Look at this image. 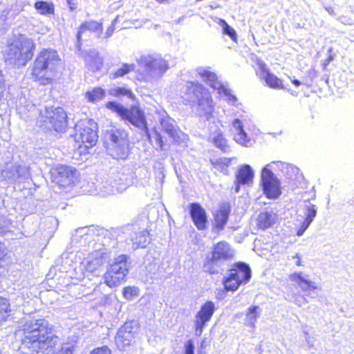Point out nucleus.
Wrapping results in <instances>:
<instances>
[{"label":"nucleus","mask_w":354,"mask_h":354,"mask_svg":"<svg viewBox=\"0 0 354 354\" xmlns=\"http://www.w3.org/2000/svg\"><path fill=\"white\" fill-rule=\"evenodd\" d=\"M233 125L237 131V133L235 137L236 140L240 143H244L247 142V134L243 130L241 120L239 119L234 120L233 121Z\"/></svg>","instance_id":"nucleus-34"},{"label":"nucleus","mask_w":354,"mask_h":354,"mask_svg":"<svg viewBox=\"0 0 354 354\" xmlns=\"http://www.w3.org/2000/svg\"><path fill=\"white\" fill-rule=\"evenodd\" d=\"M234 250L225 241L216 243L212 248L211 258L207 259L204 267L207 269L209 274H214L216 271L214 269V263L217 261H225L231 260L234 257Z\"/></svg>","instance_id":"nucleus-10"},{"label":"nucleus","mask_w":354,"mask_h":354,"mask_svg":"<svg viewBox=\"0 0 354 354\" xmlns=\"http://www.w3.org/2000/svg\"><path fill=\"white\" fill-rule=\"evenodd\" d=\"M261 309L258 306L249 307L245 313V324L252 328L255 326V322L259 316Z\"/></svg>","instance_id":"nucleus-29"},{"label":"nucleus","mask_w":354,"mask_h":354,"mask_svg":"<svg viewBox=\"0 0 354 354\" xmlns=\"http://www.w3.org/2000/svg\"><path fill=\"white\" fill-rule=\"evenodd\" d=\"M214 142L222 151H226L227 141L222 133H219L214 138Z\"/></svg>","instance_id":"nucleus-39"},{"label":"nucleus","mask_w":354,"mask_h":354,"mask_svg":"<svg viewBox=\"0 0 354 354\" xmlns=\"http://www.w3.org/2000/svg\"><path fill=\"white\" fill-rule=\"evenodd\" d=\"M225 96H226L227 100L229 102H231L232 103H235L237 101L236 97L231 93L230 90L228 91V93H227Z\"/></svg>","instance_id":"nucleus-49"},{"label":"nucleus","mask_w":354,"mask_h":354,"mask_svg":"<svg viewBox=\"0 0 354 354\" xmlns=\"http://www.w3.org/2000/svg\"><path fill=\"white\" fill-rule=\"evenodd\" d=\"M289 279L304 292H310L317 289L316 284L313 281L304 278L301 272L292 273L290 274Z\"/></svg>","instance_id":"nucleus-21"},{"label":"nucleus","mask_w":354,"mask_h":354,"mask_svg":"<svg viewBox=\"0 0 354 354\" xmlns=\"http://www.w3.org/2000/svg\"><path fill=\"white\" fill-rule=\"evenodd\" d=\"M108 255L104 252L97 251L91 259L88 262V268L93 272L102 267L107 261Z\"/></svg>","instance_id":"nucleus-25"},{"label":"nucleus","mask_w":354,"mask_h":354,"mask_svg":"<svg viewBox=\"0 0 354 354\" xmlns=\"http://www.w3.org/2000/svg\"><path fill=\"white\" fill-rule=\"evenodd\" d=\"M40 127L53 130L57 133L66 132L68 127L66 112L62 107H46L44 113H40Z\"/></svg>","instance_id":"nucleus-6"},{"label":"nucleus","mask_w":354,"mask_h":354,"mask_svg":"<svg viewBox=\"0 0 354 354\" xmlns=\"http://www.w3.org/2000/svg\"><path fill=\"white\" fill-rule=\"evenodd\" d=\"M144 68L147 78L156 79L167 71L169 64L160 57H149L145 59Z\"/></svg>","instance_id":"nucleus-12"},{"label":"nucleus","mask_w":354,"mask_h":354,"mask_svg":"<svg viewBox=\"0 0 354 354\" xmlns=\"http://www.w3.org/2000/svg\"><path fill=\"white\" fill-rule=\"evenodd\" d=\"M88 354H112V352L108 346L104 345L94 348Z\"/></svg>","instance_id":"nucleus-42"},{"label":"nucleus","mask_w":354,"mask_h":354,"mask_svg":"<svg viewBox=\"0 0 354 354\" xmlns=\"http://www.w3.org/2000/svg\"><path fill=\"white\" fill-rule=\"evenodd\" d=\"M185 95L190 101H196L198 110L207 120L213 116L214 102L209 90L198 82H189Z\"/></svg>","instance_id":"nucleus-4"},{"label":"nucleus","mask_w":354,"mask_h":354,"mask_svg":"<svg viewBox=\"0 0 354 354\" xmlns=\"http://www.w3.org/2000/svg\"><path fill=\"white\" fill-rule=\"evenodd\" d=\"M6 255L7 253L6 252V248L3 243L0 241V268L2 267V262L5 259Z\"/></svg>","instance_id":"nucleus-46"},{"label":"nucleus","mask_w":354,"mask_h":354,"mask_svg":"<svg viewBox=\"0 0 354 354\" xmlns=\"http://www.w3.org/2000/svg\"><path fill=\"white\" fill-rule=\"evenodd\" d=\"M163 130L172 139L175 144L180 145V143L183 141L181 138L183 133L173 124H166L163 127Z\"/></svg>","instance_id":"nucleus-30"},{"label":"nucleus","mask_w":354,"mask_h":354,"mask_svg":"<svg viewBox=\"0 0 354 354\" xmlns=\"http://www.w3.org/2000/svg\"><path fill=\"white\" fill-rule=\"evenodd\" d=\"M128 259L127 254H120L108 265L103 274L104 284L113 288L126 281L129 270Z\"/></svg>","instance_id":"nucleus-5"},{"label":"nucleus","mask_w":354,"mask_h":354,"mask_svg":"<svg viewBox=\"0 0 354 354\" xmlns=\"http://www.w3.org/2000/svg\"><path fill=\"white\" fill-rule=\"evenodd\" d=\"M199 75L206 82L209 83L210 87L213 83H215L218 80L216 74L209 71H203L199 73Z\"/></svg>","instance_id":"nucleus-38"},{"label":"nucleus","mask_w":354,"mask_h":354,"mask_svg":"<svg viewBox=\"0 0 354 354\" xmlns=\"http://www.w3.org/2000/svg\"><path fill=\"white\" fill-rule=\"evenodd\" d=\"M110 94L116 97H127L129 99L133 100L135 98V95L133 94L131 89L129 88L123 86V87H115L112 88L110 91Z\"/></svg>","instance_id":"nucleus-33"},{"label":"nucleus","mask_w":354,"mask_h":354,"mask_svg":"<svg viewBox=\"0 0 354 354\" xmlns=\"http://www.w3.org/2000/svg\"><path fill=\"white\" fill-rule=\"evenodd\" d=\"M257 64L258 66L257 75L264 80L267 86L276 90L285 89L283 80L272 73L263 61L258 60Z\"/></svg>","instance_id":"nucleus-13"},{"label":"nucleus","mask_w":354,"mask_h":354,"mask_svg":"<svg viewBox=\"0 0 354 354\" xmlns=\"http://www.w3.org/2000/svg\"><path fill=\"white\" fill-rule=\"evenodd\" d=\"M231 213L230 205L227 203L221 204L213 212L212 230L221 232L224 230L227 225Z\"/></svg>","instance_id":"nucleus-15"},{"label":"nucleus","mask_w":354,"mask_h":354,"mask_svg":"<svg viewBox=\"0 0 354 354\" xmlns=\"http://www.w3.org/2000/svg\"><path fill=\"white\" fill-rule=\"evenodd\" d=\"M317 210L314 205H311L307 207L306 216L303 221L301 227L297 232V234L298 236L302 235L304 232L308 228L310 223L313 221L314 217L315 216Z\"/></svg>","instance_id":"nucleus-28"},{"label":"nucleus","mask_w":354,"mask_h":354,"mask_svg":"<svg viewBox=\"0 0 354 354\" xmlns=\"http://www.w3.org/2000/svg\"><path fill=\"white\" fill-rule=\"evenodd\" d=\"M216 310L215 304L212 301H205L195 316V330L200 333L203 331L205 324L209 322Z\"/></svg>","instance_id":"nucleus-16"},{"label":"nucleus","mask_w":354,"mask_h":354,"mask_svg":"<svg viewBox=\"0 0 354 354\" xmlns=\"http://www.w3.org/2000/svg\"><path fill=\"white\" fill-rule=\"evenodd\" d=\"M12 315V309L10 300L0 296V324L10 319Z\"/></svg>","instance_id":"nucleus-24"},{"label":"nucleus","mask_w":354,"mask_h":354,"mask_svg":"<svg viewBox=\"0 0 354 354\" xmlns=\"http://www.w3.org/2000/svg\"><path fill=\"white\" fill-rule=\"evenodd\" d=\"M77 43L81 44L83 42H87L91 39V37L87 34V32L84 29L81 25L78 27L77 32L76 35Z\"/></svg>","instance_id":"nucleus-37"},{"label":"nucleus","mask_w":354,"mask_h":354,"mask_svg":"<svg viewBox=\"0 0 354 354\" xmlns=\"http://www.w3.org/2000/svg\"><path fill=\"white\" fill-rule=\"evenodd\" d=\"M69 9L71 11H74L77 8V3L75 0H66Z\"/></svg>","instance_id":"nucleus-48"},{"label":"nucleus","mask_w":354,"mask_h":354,"mask_svg":"<svg viewBox=\"0 0 354 354\" xmlns=\"http://www.w3.org/2000/svg\"><path fill=\"white\" fill-rule=\"evenodd\" d=\"M106 91L101 87H94L85 93L86 100L91 103H95L104 98Z\"/></svg>","instance_id":"nucleus-27"},{"label":"nucleus","mask_w":354,"mask_h":354,"mask_svg":"<svg viewBox=\"0 0 354 354\" xmlns=\"http://www.w3.org/2000/svg\"><path fill=\"white\" fill-rule=\"evenodd\" d=\"M150 232L148 230H144L138 232L135 237L134 244L136 248H145L149 243Z\"/></svg>","instance_id":"nucleus-31"},{"label":"nucleus","mask_w":354,"mask_h":354,"mask_svg":"<svg viewBox=\"0 0 354 354\" xmlns=\"http://www.w3.org/2000/svg\"><path fill=\"white\" fill-rule=\"evenodd\" d=\"M189 213L192 221L199 231L205 230L208 225V218L205 209L198 203L189 205Z\"/></svg>","instance_id":"nucleus-14"},{"label":"nucleus","mask_w":354,"mask_h":354,"mask_svg":"<svg viewBox=\"0 0 354 354\" xmlns=\"http://www.w3.org/2000/svg\"><path fill=\"white\" fill-rule=\"evenodd\" d=\"M139 294V289L135 286H126L122 289V295L124 299L131 300Z\"/></svg>","instance_id":"nucleus-36"},{"label":"nucleus","mask_w":354,"mask_h":354,"mask_svg":"<svg viewBox=\"0 0 354 354\" xmlns=\"http://www.w3.org/2000/svg\"><path fill=\"white\" fill-rule=\"evenodd\" d=\"M337 56L336 52L333 50L332 48H330L328 50V56L324 60L322 63V68L324 71H328L327 66L328 65L335 59V58Z\"/></svg>","instance_id":"nucleus-40"},{"label":"nucleus","mask_w":354,"mask_h":354,"mask_svg":"<svg viewBox=\"0 0 354 354\" xmlns=\"http://www.w3.org/2000/svg\"><path fill=\"white\" fill-rule=\"evenodd\" d=\"M80 25L91 38L93 37H100L103 33V24L102 21L86 20L81 23Z\"/></svg>","instance_id":"nucleus-23"},{"label":"nucleus","mask_w":354,"mask_h":354,"mask_svg":"<svg viewBox=\"0 0 354 354\" xmlns=\"http://www.w3.org/2000/svg\"><path fill=\"white\" fill-rule=\"evenodd\" d=\"M73 135L75 147L80 154L88 153V149L97 142V127L96 123L88 119L79 120L75 125Z\"/></svg>","instance_id":"nucleus-3"},{"label":"nucleus","mask_w":354,"mask_h":354,"mask_svg":"<svg viewBox=\"0 0 354 354\" xmlns=\"http://www.w3.org/2000/svg\"><path fill=\"white\" fill-rule=\"evenodd\" d=\"M130 328L124 325L119 329L116 334L115 342L120 350H127L135 342V333Z\"/></svg>","instance_id":"nucleus-17"},{"label":"nucleus","mask_w":354,"mask_h":354,"mask_svg":"<svg viewBox=\"0 0 354 354\" xmlns=\"http://www.w3.org/2000/svg\"><path fill=\"white\" fill-rule=\"evenodd\" d=\"M293 258H295L297 259V261H296V265L297 266H301V257L299 255V254H295Z\"/></svg>","instance_id":"nucleus-50"},{"label":"nucleus","mask_w":354,"mask_h":354,"mask_svg":"<svg viewBox=\"0 0 354 354\" xmlns=\"http://www.w3.org/2000/svg\"><path fill=\"white\" fill-rule=\"evenodd\" d=\"M231 162L230 158H225L223 160H216V162H213V165L214 167H221L222 166H226L227 167Z\"/></svg>","instance_id":"nucleus-45"},{"label":"nucleus","mask_w":354,"mask_h":354,"mask_svg":"<svg viewBox=\"0 0 354 354\" xmlns=\"http://www.w3.org/2000/svg\"><path fill=\"white\" fill-rule=\"evenodd\" d=\"M218 24L222 26L223 30V33L227 35L234 42H237V35L235 30L230 27L227 22L222 19H220L218 21Z\"/></svg>","instance_id":"nucleus-35"},{"label":"nucleus","mask_w":354,"mask_h":354,"mask_svg":"<svg viewBox=\"0 0 354 354\" xmlns=\"http://www.w3.org/2000/svg\"><path fill=\"white\" fill-rule=\"evenodd\" d=\"M156 141L158 144V146L160 147V148L163 149L164 142L162 140V137L160 133H158V132L156 133Z\"/></svg>","instance_id":"nucleus-47"},{"label":"nucleus","mask_w":354,"mask_h":354,"mask_svg":"<svg viewBox=\"0 0 354 354\" xmlns=\"http://www.w3.org/2000/svg\"><path fill=\"white\" fill-rule=\"evenodd\" d=\"M292 83L296 86H299L301 84V82L296 79L292 80Z\"/></svg>","instance_id":"nucleus-51"},{"label":"nucleus","mask_w":354,"mask_h":354,"mask_svg":"<svg viewBox=\"0 0 354 354\" xmlns=\"http://www.w3.org/2000/svg\"><path fill=\"white\" fill-rule=\"evenodd\" d=\"M250 278L249 266L243 262H237L229 270L228 275L223 278V288L227 292H235L241 285L247 283Z\"/></svg>","instance_id":"nucleus-8"},{"label":"nucleus","mask_w":354,"mask_h":354,"mask_svg":"<svg viewBox=\"0 0 354 354\" xmlns=\"http://www.w3.org/2000/svg\"><path fill=\"white\" fill-rule=\"evenodd\" d=\"M105 106L116 113L122 120L129 122L134 127L145 131H148L147 121L144 111L138 106L125 108L116 102L109 101L106 103Z\"/></svg>","instance_id":"nucleus-7"},{"label":"nucleus","mask_w":354,"mask_h":354,"mask_svg":"<svg viewBox=\"0 0 354 354\" xmlns=\"http://www.w3.org/2000/svg\"><path fill=\"white\" fill-rule=\"evenodd\" d=\"M53 181L60 188L70 189L78 182L77 170L72 167L59 165L52 172Z\"/></svg>","instance_id":"nucleus-9"},{"label":"nucleus","mask_w":354,"mask_h":354,"mask_svg":"<svg viewBox=\"0 0 354 354\" xmlns=\"http://www.w3.org/2000/svg\"><path fill=\"white\" fill-rule=\"evenodd\" d=\"M185 354H195L194 353V344L192 339L187 340L185 343Z\"/></svg>","instance_id":"nucleus-44"},{"label":"nucleus","mask_w":354,"mask_h":354,"mask_svg":"<svg viewBox=\"0 0 354 354\" xmlns=\"http://www.w3.org/2000/svg\"><path fill=\"white\" fill-rule=\"evenodd\" d=\"M116 21H117V19H115L111 22L110 26L107 28V29H106L105 33L104 34V35H101V37L102 38L107 39V38L110 37L113 35V32L115 30V24H116Z\"/></svg>","instance_id":"nucleus-43"},{"label":"nucleus","mask_w":354,"mask_h":354,"mask_svg":"<svg viewBox=\"0 0 354 354\" xmlns=\"http://www.w3.org/2000/svg\"><path fill=\"white\" fill-rule=\"evenodd\" d=\"M19 339V354H73L75 346L64 342L55 351L59 338L53 325L44 319L23 320L15 330Z\"/></svg>","instance_id":"nucleus-1"},{"label":"nucleus","mask_w":354,"mask_h":354,"mask_svg":"<svg viewBox=\"0 0 354 354\" xmlns=\"http://www.w3.org/2000/svg\"><path fill=\"white\" fill-rule=\"evenodd\" d=\"M211 88L216 90L219 95H225L230 91L229 88H226L223 83L217 80L215 83L212 84Z\"/></svg>","instance_id":"nucleus-41"},{"label":"nucleus","mask_w":354,"mask_h":354,"mask_svg":"<svg viewBox=\"0 0 354 354\" xmlns=\"http://www.w3.org/2000/svg\"><path fill=\"white\" fill-rule=\"evenodd\" d=\"M254 178V171L248 165L239 167L236 174L235 185L238 189L240 185H250Z\"/></svg>","instance_id":"nucleus-20"},{"label":"nucleus","mask_w":354,"mask_h":354,"mask_svg":"<svg viewBox=\"0 0 354 354\" xmlns=\"http://www.w3.org/2000/svg\"><path fill=\"white\" fill-rule=\"evenodd\" d=\"M64 68V63L57 50L43 49L30 66V79L40 86H51L59 79Z\"/></svg>","instance_id":"nucleus-2"},{"label":"nucleus","mask_w":354,"mask_h":354,"mask_svg":"<svg viewBox=\"0 0 354 354\" xmlns=\"http://www.w3.org/2000/svg\"><path fill=\"white\" fill-rule=\"evenodd\" d=\"M34 52V46H17L13 53L15 64L24 66L31 59Z\"/></svg>","instance_id":"nucleus-19"},{"label":"nucleus","mask_w":354,"mask_h":354,"mask_svg":"<svg viewBox=\"0 0 354 354\" xmlns=\"http://www.w3.org/2000/svg\"><path fill=\"white\" fill-rule=\"evenodd\" d=\"M268 166L262 169L261 185L266 196L270 199H274L281 194L280 183Z\"/></svg>","instance_id":"nucleus-11"},{"label":"nucleus","mask_w":354,"mask_h":354,"mask_svg":"<svg viewBox=\"0 0 354 354\" xmlns=\"http://www.w3.org/2000/svg\"><path fill=\"white\" fill-rule=\"evenodd\" d=\"M34 8L41 15H55V5L51 1H37L34 3Z\"/></svg>","instance_id":"nucleus-26"},{"label":"nucleus","mask_w":354,"mask_h":354,"mask_svg":"<svg viewBox=\"0 0 354 354\" xmlns=\"http://www.w3.org/2000/svg\"><path fill=\"white\" fill-rule=\"evenodd\" d=\"M278 221V216L273 211L264 210L261 212L256 219L257 228L264 231L272 227Z\"/></svg>","instance_id":"nucleus-18"},{"label":"nucleus","mask_w":354,"mask_h":354,"mask_svg":"<svg viewBox=\"0 0 354 354\" xmlns=\"http://www.w3.org/2000/svg\"><path fill=\"white\" fill-rule=\"evenodd\" d=\"M135 71V65L133 64H123L120 68H118L115 71L110 75V77L113 80L122 77Z\"/></svg>","instance_id":"nucleus-32"},{"label":"nucleus","mask_w":354,"mask_h":354,"mask_svg":"<svg viewBox=\"0 0 354 354\" xmlns=\"http://www.w3.org/2000/svg\"><path fill=\"white\" fill-rule=\"evenodd\" d=\"M110 140L118 147L129 148V133L122 129H115L110 132Z\"/></svg>","instance_id":"nucleus-22"}]
</instances>
